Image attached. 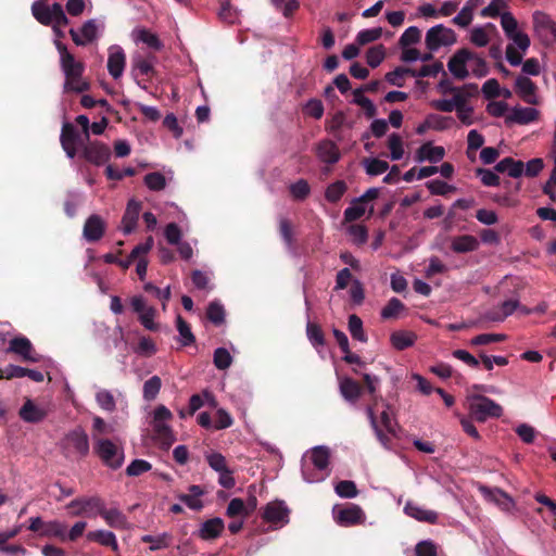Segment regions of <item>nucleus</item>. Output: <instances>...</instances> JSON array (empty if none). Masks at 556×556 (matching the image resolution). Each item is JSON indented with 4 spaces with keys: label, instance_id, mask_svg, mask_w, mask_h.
I'll return each instance as SVG.
<instances>
[{
    "label": "nucleus",
    "instance_id": "1",
    "mask_svg": "<svg viewBox=\"0 0 556 556\" xmlns=\"http://www.w3.org/2000/svg\"><path fill=\"white\" fill-rule=\"evenodd\" d=\"M61 56V66L65 75V90L83 92L89 89V84L81 80L84 66L80 62L75 61L74 55L68 52L67 48L60 41H54Z\"/></svg>",
    "mask_w": 556,
    "mask_h": 556
},
{
    "label": "nucleus",
    "instance_id": "2",
    "mask_svg": "<svg viewBox=\"0 0 556 556\" xmlns=\"http://www.w3.org/2000/svg\"><path fill=\"white\" fill-rule=\"evenodd\" d=\"M62 454L68 459H81L88 456L90 445L85 429L80 426L70 430L60 441Z\"/></svg>",
    "mask_w": 556,
    "mask_h": 556
},
{
    "label": "nucleus",
    "instance_id": "3",
    "mask_svg": "<svg viewBox=\"0 0 556 556\" xmlns=\"http://www.w3.org/2000/svg\"><path fill=\"white\" fill-rule=\"evenodd\" d=\"M31 12L39 23L43 25H53L54 29L58 26L67 24V17L60 3L47 5L41 1H37L33 3Z\"/></svg>",
    "mask_w": 556,
    "mask_h": 556
},
{
    "label": "nucleus",
    "instance_id": "4",
    "mask_svg": "<svg viewBox=\"0 0 556 556\" xmlns=\"http://www.w3.org/2000/svg\"><path fill=\"white\" fill-rule=\"evenodd\" d=\"M468 408L471 417L479 422H484L488 418H498L503 414L502 406L484 395H472Z\"/></svg>",
    "mask_w": 556,
    "mask_h": 556
},
{
    "label": "nucleus",
    "instance_id": "5",
    "mask_svg": "<svg viewBox=\"0 0 556 556\" xmlns=\"http://www.w3.org/2000/svg\"><path fill=\"white\" fill-rule=\"evenodd\" d=\"M93 451L101 462L112 468L118 469L124 463V452L109 439H94Z\"/></svg>",
    "mask_w": 556,
    "mask_h": 556
},
{
    "label": "nucleus",
    "instance_id": "6",
    "mask_svg": "<svg viewBox=\"0 0 556 556\" xmlns=\"http://www.w3.org/2000/svg\"><path fill=\"white\" fill-rule=\"evenodd\" d=\"M85 136L80 134L73 124L64 123L60 135V143L65 154L70 159L77 155L78 150L81 151L86 141Z\"/></svg>",
    "mask_w": 556,
    "mask_h": 556
},
{
    "label": "nucleus",
    "instance_id": "7",
    "mask_svg": "<svg viewBox=\"0 0 556 556\" xmlns=\"http://www.w3.org/2000/svg\"><path fill=\"white\" fill-rule=\"evenodd\" d=\"M103 501L99 496H83L71 501L66 508L71 510L72 516L94 517L99 515Z\"/></svg>",
    "mask_w": 556,
    "mask_h": 556
},
{
    "label": "nucleus",
    "instance_id": "8",
    "mask_svg": "<svg viewBox=\"0 0 556 556\" xmlns=\"http://www.w3.org/2000/svg\"><path fill=\"white\" fill-rule=\"evenodd\" d=\"M110 147L99 140L89 139L81 149V157L96 166L104 165L110 160Z\"/></svg>",
    "mask_w": 556,
    "mask_h": 556
},
{
    "label": "nucleus",
    "instance_id": "9",
    "mask_svg": "<svg viewBox=\"0 0 556 556\" xmlns=\"http://www.w3.org/2000/svg\"><path fill=\"white\" fill-rule=\"evenodd\" d=\"M289 514L283 501H273L265 506L262 518L266 522L283 526L289 522Z\"/></svg>",
    "mask_w": 556,
    "mask_h": 556
},
{
    "label": "nucleus",
    "instance_id": "10",
    "mask_svg": "<svg viewBox=\"0 0 556 556\" xmlns=\"http://www.w3.org/2000/svg\"><path fill=\"white\" fill-rule=\"evenodd\" d=\"M315 153L317 159L328 166L337 164L341 159L339 147L330 139L320 140L315 147Z\"/></svg>",
    "mask_w": 556,
    "mask_h": 556
},
{
    "label": "nucleus",
    "instance_id": "11",
    "mask_svg": "<svg viewBox=\"0 0 556 556\" xmlns=\"http://www.w3.org/2000/svg\"><path fill=\"white\" fill-rule=\"evenodd\" d=\"M472 58L473 52L468 49H460L448 60L447 68L455 78L465 79L469 75L466 64Z\"/></svg>",
    "mask_w": 556,
    "mask_h": 556
},
{
    "label": "nucleus",
    "instance_id": "12",
    "mask_svg": "<svg viewBox=\"0 0 556 556\" xmlns=\"http://www.w3.org/2000/svg\"><path fill=\"white\" fill-rule=\"evenodd\" d=\"M8 352L20 355L23 358V361L26 362L37 363L40 359L38 354L35 352L30 340L26 337L13 338L10 341Z\"/></svg>",
    "mask_w": 556,
    "mask_h": 556
},
{
    "label": "nucleus",
    "instance_id": "13",
    "mask_svg": "<svg viewBox=\"0 0 556 556\" xmlns=\"http://www.w3.org/2000/svg\"><path fill=\"white\" fill-rule=\"evenodd\" d=\"M334 520L340 526H354L361 523L364 519L362 508L356 504H349L346 507L333 509Z\"/></svg>",
    "mask_w": 556,
    "mask_h": 556
},
{
    "label": "nucleus",
    "instance_id": "14",
    "mask_svg": "<svg viewBox=\"0 0 556 556\" xmlns=\"http://www.w3.org/2000/svg\"><path fill=\"white\" fill-rule=\"evenodd\" d=\"M105 222L100 215H90L84 225L83 236L88 242L99 241L105 232Z\"/></svg>",
    "mask_w": 556,
    "mask_h": 556
},
{
    "label": "nucleus",
    "instance_id": "15",
    "mask_svg": "<svg viewBox=\"0 0 556 556\" xmlns=\"http://www.w3.org/2000/svg\"><path fill=\"white\" fill-rule=\"evenodd\" d=\"M532 28L536 35H556V21L544 11L532 13Z\"/></svg>",
    "mask_w": 556,
    "mask_h": 556
},
{
    "label": "nucleus",
    "instance_id": "16",
    "mask_svg": "<svg viewBox=\"0 0 556 556\" xmlns=\"http://www.w3.org/2000/svg\"><path fill=\"white\" fill-rule=\"evenodd\" d=\"M519 308V301L509 299L493 307L484 314V319L493 323L504 321L508 316L513 315Z\"/></svg>",
    "mask_w": 556,
    "mask_h": 556
},
{
    "label": "nucleus",
    "instance_id": "17",
    "mask_svg": "<svg viewBox=\"0 0 556 556\" xmlns=\"http://www.w3.org/2000/svg\"><path fill=\"white\" fill-rule=\"evenodd\" d=\"M515 91L528 104H538L536 85L526 76H518L515 81Z\"/></svg>",
    "mask_w": 556,
    "mask_h": 556
},
{
    "label": "nucleus",
    "instance_id": "18",
    "mask_svg": "<svg viewBox=\"0 0 556 556\" xmlns=\"http://www.w3.org/2000/svg\"><path fill=\"white\" fill-rule=\"evenodd\" d=\"M479 490L486 500L495 503L501 509L505 511L511 510L515 506L513 498L501 489H491L489 486L482 485L479 488Z\"/></svg>",
    "mask_w": 556,
    "mask_h": 556
},
{
    "label": "nucleus",
    "instance_id": "19",
    "mask_svg": "<svg viewBox=\"0 0 556 556\" xmlns=\"http://www.w3.org/2000/svg\"><path fill=\"white\" fill-rule=\"evenodd\" d=\"M404 513L407 516H409L420 522H427L430 525H435L439 519V515L437 511L426 509L412 501H408L405 504Z\"/></svg>",
    "mask_w": 556,
    "mask_h": 556
},
{
    "label": "nucleus",
    "instance_id": "20",
    "mask_svg": "<svg viewBox=\"0 0 556 556\" xmlns=\"http://www.w3.org/2000/svg\"><path fill=\"white\" fill-rule=\"evenodd\" d=\"M224 529V520L219 517H215L204 521L198 530L197 535L203 541H212L219 538Z\"/></svg>",
    "mask_w": 556,
    "mask_h": 556
},
{
    "label": "nucleus",
    "instance_id": "21",
    "mask_svg": "<svg viewBox=\"0 0 556 556\" xmlns=\"http://www.w3.org/2000/svg\"><path fill=\"white\" fill-rule=\"evenodd\" d=\"M140 211V202L135 200H130L128 202L126 211L122 218V229L125 235H129L135 230L138 223Z\"/></svg>",
    "mask_w": 556,
    "mask_h": 556
},
{
    "label": "nucleus",
    "instance_id": "22",
    "mask_svg": "<svg viewBox=\"0 0 556 556\" xmlns=\"http://www.w3.org/2000/svg\"><path fill=\"white\" fill-rule=\"evenodd\" d=\"M126 64V56L119 47H111L108 59V71L110 75L117 79L123 75Z\"/></svg>",
    "mask_w": 556,
    "mask_h": 556
},
{
    "label": "nucleus",
    "instance_id": "23",
    "mask_svg": "<svg viewBox=\"0 0 556 556\" xmlns=\"http://www.w3.org/2000/svg\"><path fill=\"white\" fill-rule=\"evenodd\" d=\"M539 117V111L533 108H520L516 106L511 110L510 114L506 117V123H516L519 125H527L536 121Z\"/></svg>",
    "mask_w": 556,
    "mask_h": 556
},
{
    "label": "nucleus",
    "instance_id": "24",
    "mask_svg": "<svg viewBox=\"0 0 556 556\" xmlns=\"http://www.w3.org/2000/svg\"><path fill=\"white\" fill-rule=\"evenodd\" d=\"M99 515L105 520L106 525L115 529H126L128 526L127 517L117 508L105 507L102 504Z\"/></svg>",
    "mask_w": 556,
    "mask_h": 556
},
{
    "label": "nucleus",
    "instance_id": "25",
    "mask_svg": "<svg viewBox=\"0 0 556 556\" xmlns=\"http://www.w3.org/2000/svg\"><path fill=\"white\" fill-rule=\"evenodd\" d=\"M18 414L24 421L31 424L40 422L47 416V412L43 408L35 405L34 402L29 399L25 401Z\"/></svg>",
    "mask_w": 556,
    "mask_h": 556
},
{
    "label": "nucleus",
    "instance_id": "26",
    "mask_svg": "<svg viewBox=\"0 0 556 556\" xmlns=\"http://www.w3.org/2000/svg\"><path fill=\"white\" fill-rule=\"evenodd\" d=\"M444 155L445 150L443 147L432 146L431 142H426L417 150L416 159L418 162L429 161L431 163H438Z\"/></svg>",
    "mask_w": 556,
    "mask_h": 556
},
{
    "label": "nucleus",
    "instance_id": "27",
    "mask_svg": "<svg viewBox=\"0 0 556 556\" xmlns=\"http://www.w3.org/2000/svg\"><path fill=\"white\" fill-rule=\"evenodd\" d=\"M494 169L497 173H507L511 178H519L523 174L525 163L507 156L501 160Z\"/></svg>",
    "mask_w": 556,
    "mask_h": 556
},
{
    "label": "nucleus",
    "instance_id": "28",
    "mask_svg": "<svg viewBox=\"0 0 556 556\" xmlns=\"http://www.w3.org/2000/svg\"><path fill=\"white\" fill-rule=\"evenodd\" d=\"M362 391V386L352 378L345 377L340 380V392L346 401L355 403L361 397Z\"/></svg>",
    "mask_w": 556,
    "mask_h": 556
},
{
    "label": "nucleus",
    "instance_id": "29",
    "mask_svg": "<svg viewBox=\"0 0 556 556\" xmlns=\"http://www.w3.org/2000/svg\"><path fill=\"white\" fill-rule=\"evenodd\" d=\"M90 542H96L102 546L111 547L113 551L118 549V543L113 532L106 530L90 531L86 535Z\"/></svg>",
    "mask_w": 556,
    "mask_h": 556
},
{
    "label": "nucleus",
    "instance_id": "30",
    "mask_svg": "<svg viewBox=\"0 0 556 556\" xmlns=\"http://www.w3.org/2000/svg\"><path fill=\"white\" fill-rule=\"evenodd\" d=\"M421 37H400V46L402 48L401 59L404 62H414L420 59V52L410 46L420 41Z\"/></svg>",
    "mask_w": 556,
    "mask_h": 556
},
{
    "label": "nucleus",
    "instance_id": "31",
    "mask_svg": "<svg viewBox=\"0 0 556 556\" xmlns=\"http://www.w3.org/2000/svg\"><path fill=\"white\" fill-rule=\"evenodd\" d=\"M452 250L455 253H467L479 248V241L471 235L457 236L452 240Z\"/></svg>",
    "mask_w": 556,
    "mask_h": 556
},
{
    "label": "nucleus",
    "instance_id": "32",
    "mask_svg": "<svg viewBox=\"0 0 556 556\" xmlns=\"http://www.w3.org/2000/svg\"><path fill=\"white\" fill-rule=\"evenodd\" d=\"M155 439L165 447H169L176 440L173 429L166 422L152 421Z\"/></svg>",
    "mask_w": 556,
    "mask_h": 556
},
{
    "label": "nucleus",
    "instance_id": "33",
    "mask_svg": "<svg viewBox=\"0 0 556 556\" xmlns=\"http://www.w3.org/2000/svg\"><path fill=\"white\" fill-rule=\"evenodd\" d=\"M172 541H173V535L168 532H164L159 535L146 534V535L141 536V542L150 544L149 549L151 552L165 549V548L169 547Z\"/></svg>",
    "mask_w": 556,
    "mask_h": 556
},
{
    "label": "nucleus",
    "instance_id": "34",
    "mask_svg": "<svg viewBox=\"0 0 556 556\" xmlns=\"http://www.w3.org/2000/svg\"><path fill=\"white\" fill-rule=\"evenodd\" d=\"M416 338V334L412 331L399 330L391 334L390 341L394 349L403 351L412 346L415 343Z\"/></svg>",
    "mask_w": 556,
    "mask_h": 556
},
{
    "label": "nucleus",
    "instance_id": "35",
    "mask_svg": "<svg viewBox=\"0 0 556 556\" xmlns=\"http://www.w3.org/2000/svg\"><path fill=\"white\" fill-rule=\"evenodd\" d=\"M477 92V86L476 85H465L463 87H458L453 92V104L455 106V110L463 109V106H468L467 100L472 97Z\"/></svg>",
    "mask_w": 556,
    "mask_h": 556
},
{
    "label": "nucleus",
    "instance_id": "36",
    "mask_svg": "<svg viewBox=\"0 0 556 556\" xmlns=\"http://www.w3.org/2000/svg\"><path fill=\"white\" fill-rule=\"evenodd\" d=\"M41 536L56 538L60 541H66V525L58 520L46 521Z\"/></svg>",
    "mask_w": 556,
    "mask_h": 556
},
{
    "label": "nucleus",
    "instance_id": "37",
    "mask_svg": "<svg viewBox=\"0 0 556 556\" xmlns=\"http://www.w3.org/2000/svg\"><path fill=\"white\" fill-rule=\"evenodd\" d=\"M330 450L327 446H316L311 451V460L315 468L325 470L328 468Z\"/></svg>",
    "mask_w": 556,
    "mask_h": 556
},
{
    "label": "nucleus",
    "instance_id": "38",
    "mask_svg": "<svg viewBox=\"0 0 556 556\" xmlns=\"http://www.w3.org/2000/svg\"><path fill=\"white\" fill-rule=\"evenodd\" d=\"M353 96H354L353 102L355 104L359 105L364 110L367 118H372L376 116L377 108L375 106V104L372 103V101L369 98H367L363 94L362 88L355 89L353 91Z\"/></svg>",
    "mask_w": 556,
    "mask_h": 556
},
{
    "label": "nucleus",
    "instance_id": "39",
    "mask_svg": "<svg viewBox=\"0 0 556 556\" xmlns=\"http://www.w3.org/2000/svg\"><path fill=\"white\" fill-rule=\"evenodd\" d=\"M348 185L344 180L330 184L325 191V199L330 203H337L346 192Z\"/></svg>",
    "mask_w": 556,
    "mask_h": 556
},
{
    "label": "nucleus",
    "instance_id": "40",
    "mask_svg": "<svg viewBox=\"0 0 556 556\" xmlns=\"http://www.w3.org/2000/svg\"><path fill=\"white\" fill-rule=\"evenodd\" d=\"M225 308L218 301H213L206 308V318L215 326H220L225 323Z\"/></svg>",
    "mask_w": 556,
    "mask_h": 556
},
{
    "label": "nucleus",
    "instance_id": "41",
    "mask_svg": "<svg viewBox=\"0 0 556 556\" xmlns=\"http://www.w3.org/2000/svg\"><path fill=\"white\" fill-rule=\"evenodd\" d=\"M348 327L354 340L367 342L368 338L364 331L363 321L357 315L352 314L349 316Z\"/></svg>",
    "mask_w": 556,
    "mask_h": 556
},
{
    "label": "nucleus",
    "instance_id": "42",
    "mask_svg": "<svg viewBox=\"0 0 556 556\" xmlns=\"http://www.w3.org/2000/svg\"><path fill=\"white\" fill-rule=\"evenodd\" d=\"M162 387V380L159 376H152L143 383L142 395L148 402L156 399Z\"/></svg>",
    "mask_w": 556,
    "mask_h": 556
},
{
    "label": "nucleus",
    "instance_id": "43",
    "mask_svg": "<svg viewBox=\"0 0 556 556\" xmlns=\"http://www.w3.org/2000/svg\"><path fill=\"white\" fill-rule=\"evenodd\" d=\"M279 233L285 242V244L292 249L295 244V238L293 233V225L290 219L287 217L279 218Z\"/></svg>",
    "mask_w": 556,
    "mask_h": 556
},
{
    "label": "nucleus",
    "instance_id": "44",
    "mask_svg": "<svg viewBox=\"0 0 556 556\" xmlns=\"http://www.w3.org/2000/svg\"><path fill=\"white\" fill-rule=\"evenodd\" d=\"M478 4H479V0L468 1L467 4L453 18V22L462 27L468 26L472 20L473 9L476 7H478Z\"/></svg>",
    "mask_w": 556,
    "mask_h": 556
},
{
    "label": "nucleus",
    "instance_id": "45",
    "mask_svg": "<svg viewBox=\"0 0 556 556\" xmlns=\"http://www.w3.org/2000/svg\"><path fill=\"white\" fill-rule=\"evenodd\" d=\"M367 416L370 420L371 428L374 429L377 439L383 446H388L390 443V438L382 431L376 416L375 407L372 405H368L366 408Z\"/></svg>",
    "mask_w": 556,
    "mask_h": 556
},
{
    "label": "nucleus",
    "instance_id": "46",
    "mask_svg": "<svg viewBox=\"0 0 556 556\" xmlns=\"http://www.w3.org/2000/svg\"><path fill=\"white\" fill-rule=\"evenodd\" d=\"M366 212L365 203L357 202L356 198L352 200L351 205L344 211V222L352 223L359 219Z\"/></svg>",
    "mask_w": 556,
    "mask_h": 556
},
{
    "label": "nucleus",
    "instance_id": "47",
    "mask_svg": "<svg viewBox=\"0 0 556 556\" xmlns=\"http://www.w3.org/2000/svg\"><path fill=\"white\" fill-rule=\"evenodd\" d=\"M177 330L181 336V343L184 346H189L195 342V337L191 331L190 325L178 315L176 318Z\"/></svg>",
    "mask_w": 556,
    "mask_h": 556
},
{
    "label": "nucleus",
    "instance_id": "48",
    "mask_svg": "<svg viewBox=\"0 0 556 556\" xmlns=\"http://www.w3.org/2000/svg\"><path fill=\"white\" fill-rule=\"evenodd\" d=\"M154 60L155 58L153 55H149L148 58L138 55L132 60L134 68L137 70L141 75H153L155 73L153 66Z\"/></svg>",
    "mask_w": 556,
    "mask_h": 556
},
{
    "label": "nucleus",
    "instance_id": "49",
    "mask_svg": "<svg viewBox=\"0 0 556 556\" xmlns=\"http://www.w3.org/2000/svg\"><path fill=\"white\" fill-rule=\"evenodd\" d=\"M405 309V305L402 301L396 298L389 300L387 305L381 311V317L383 319L396 318L399 314Z\"/></svg>",
    "mask_w": 556,
    "mask_h": 556
},
{
    "label": "nucleus",
    "instance_id": "50",
    "mask_svg": "<svg viewBox=\"0 0 556 556\" xmlns=\"http://www.w3.org/2000/svg\"><path fill=\"white\" fill-rule=\"evenodd\" d=\"M336 493L342 498H354L358 494V490L354 481L342 480L334 486Z\"/></svg>",
    "mask_w": 556,
    "mask_h": 556
},
{
    "label": "nucleus",
    "instance_id": "51",
    "mask_svg": "<svg viewBox=\"0 0 556 556\" xmlns=\"http://www.w3.org/2000/svg\"><path fill=\"white\" fill-rule=\"evenodd\" d=\"M388 148L390 149V156L393 161H399L403 157V140L400 135L393 132L389 136Z\"/></svg>",
    "mask_w": 556,
    "mask_h": 556
},
{
    "label": "nucleus",
    "instance_id": "52",
    "mask_svg": "<svg viewBox=\"0 0 556 556\" xmlns=\"http://www.w3.org/2000/svg\"><path fill=\"white\" fill-rule=\"evenodd\" d=\"M144 184L152 191H161L166 187V179L160 172H152L144 176Z\"/></svg>",
    "mask_w": 556,
    "mask_h": 556
},
{
    "label": "nucleus",
    "instance_id": "53",
    "mask_svg": "<svg viewBox=\"0 0 556 556\" xmlns=\"http://www.w3.org/2000/svg\"><path fill=\"white\" fill-rule=\"evenodd\" d=\"M213 363L219 370H225L230 367L232 357L227 349L218 348L214 351Z\"/></svg>",
    "mask_w": 556,
    "mask_h": 556
},
{
    "label": "nucleus",
    "instance_id": "54",
    "mask_svg": "<svg viewBox=\"0 0 556 556\" xmlns=\"http://www.w3.org/2000/svg\"><path fill=\"white\" fill-rule=\"evenodd\" d=\"M306 334L309 342L314 346L325 345V336L319 325L315 323H308L306 326Z\"/></svg>",
    "mask_w": 556,
    "mask_h": 556
},
{
    "label": "nucleus",
    "instance_id": "55",
    "mask_svg": "<svg viewBox=\"0 0 556 556\" xmlns=\"http://www.w3.org/2000/svg\"><path fill=\"white\" fill-rule=\"evenodd\" d=\"M426 187L430 191V193L434 195H446L447 193L456 190L454 186H451L440 179L427 181Z\"/></svg>",
    "mask_w": 556,
    "mask_h": 556
},
{
    "label": "nucleus",
    "instance_id": "56",
    "mask_svg": "<svg viewBox=\"0 0 556 556\" xmlns=\"http://www.w3.org/2000/svg\"><path fill=\"white\" fill-rule=\"evenodd\" d=\"M366 173L370 176H378L389 169V163L379 159L365 160Z\"/></svg>",
    "mask_w": 556,
    "mask_h": 556
},
{
    "label": "nucleus",
    "instance_id": "57",
    "mask_svg": "<svg viewBox=\"0 0 556 556\" xmlns=\"http://www.w3.org/2000/svg\"><path fill=\"white\" fill-rule=\"evenodd\" d=\"M290 193L295 200H305L311 193V187L305 179H299L290 186Z\"/></svg>",
    "mask_w": 556,
    "mask_h": 556
},
{
    "label": "nucleus",
    "instance_id": "58",
    "mask_svg": "<svg viewBox=\"0 0 556 556\" xmlns=\"http://www.w3.org/2000/svg\"><path fill=\"white\" fill-rule=\"evenodd\" d=\"M348 232L352 238V241L357 245H363L368 240V230L366 226L363 225H351L348 228Z\"/></svg>",
    "mask_w": 556,
    "mask_h": 556
},
{
    "label": "nucleus",
    "instance_id": "59",
    "mask_svg": "<svg viewBox=\"0 0 556 556\" xmlns=\"http://www.w3.org/2000/svg\"><path fill=\"white\" fill-rule=\"evenodd\" d=\"M476 176L479 177L481 182L486 187H497L501 184L500 176L488 168H477Z\"/></svg>",
    "mask_w": 556,
    "mask_h": 556
},
{
    "label": "nucleus",
    "instance_id": "60",
    "mask_svg": "<svg viewBox=\"0 0 556 556\" xmlns=\"http://www.w3.org/2000/svg\"><path fill=\"white\" fill-rule=\"evenodd\" d=\"M271 3L286 17L291 16L300 7L298 0H271Z\"/></svg>",
    "mask_w": 556,
    "mask_h": 556
},
{
    "label": "nucleus",
    "instance_id": "61",
    "mask_svg": "<svg viewBox=\"0 0 556 556\" xmlns=\"http://www.w3.org/2000/svg\"><path fill=\"white\" fill-rule=\"evenodd\" d=\"M152 465L144 459H135L126 468V475L129 477H138L151 470Z\"/></svg>",
    "mask_w": 556,
    "mask_h": 556
},
{
    "label": "nucleus",
    "instance_id": "62",
    "mask_svg": "<svg viewBox=\"0 0 556 556\" xmlns=\"http://www.w3.org/2000/svg\"><path fill=\"white\" fill-rule=\"evenodd\" d=\"M97 403L106 412H113L116 408V403L113 394L108 390H101L96 394Z\"/></svg>",
    "mask_w": 556,
    "mask_h": 556
},
{
    "label": "nucleus",
    "instance_id": "63",
    "mask_svg": "<svg viewBox=\"0 0 556 556\" xmlns=\"http://www.w3.org/2000/svg\"><path fill=\"white\" fill-rule=\"evenodd\" d=\"M416 556H438V545L431 540H424L415 546Z\"/></svg>",
    "mask_w": 556,
    "mask_h": 556
},
{
    "label": "nucleus",
    "instance_id": "64",
    "mask_svg": "<svg viewBox=\"0 0 556 556\" xmlns=\"http://www.w3.org/2000/svg\"><path fill=\"white\" fill-rule=\"evenodd\" d=\"M135 352L139 355L149 357L156 353V346L151 338L141 337Z\"/></svg>",
    "mask_w": 556,
    "mask_h": 556
}]
</instances>
